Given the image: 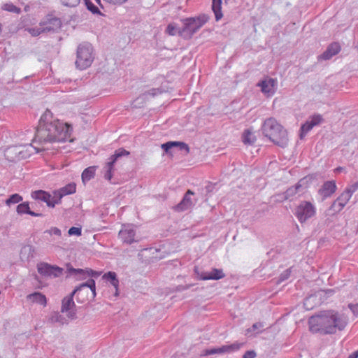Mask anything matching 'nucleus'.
Returning <instances> with one entry per match:
<instances>
[{
  "label": "nucleus",
  "mask_w": 358,
  "mask_h": 358,
  "mask_svg": "<svg viewBox=\"0 0 358 358\" xmlns=\"http://www.w3.org/2000/svg\"><path fill=\"white\" fill-rule=\"evenodd\" d=\"M52 113L46 110L41 117L34 141L41 145L47 143L64 142L71 136L72 128L58 120H52Z\"/></svg>",
  "instance_id": "obj_1"
},
{
  "label": "nucleus",
  "mask_w": 358,
  "mask_h": 358,
  "mask_svg": "<svg viewBox=\"0 0 358 358\" xmlns=\"http://www.w3.org/2000/svg\"><path fill=\"white\" fill-rule=\"evenodd\" d=\"M348 323V316L336 310H329L312 316L308 320L309 329L312 333L323 335L334 334L343 331Z\"/></svg>",
  "instance_id": "obj_2"
},
{
  "label": "nucleus",
  "mask_w": 358,
  "mask_h": 358,
  "mask_svg": "<svg viewBox=\"0 0 358 358\" xmlns=\"http://www.w3.org/2000/svg\"><path fill=\"white\" fill-rule=\"evenodd\" d=\"M263 134L274 144L285 148L288 144L287 131L273 117L266 119L262 127Z\"/></svg>",
  "instance_id": "obj_3"
},
{
  "label": "nucleus",
  "mask_w": 358,
  "mask_h": 358,
  "mask_svg": "<svg viewBox=\"0 0 358 358\" xmlns=\"http://www.w3.org/2000/svg\"><path fill=\"white\" fill-rule=\"evenodd\" d=\"M90 289L91 298L94 299L96 296V285L95 281L90 278L87 282H83L80 286L76 287V289L68 296L64 297L62 301L61 312L66 313L69 319L73 320L76 316V304L73 301V296L76 294H80L85 290L87 291Z\"/></svg>",
  "instance_id": "obj_4"
},
{
  "label": "nucleus",
  "mask_w": 358,
  "mask_h": 358,
  "mask_svg": "<svg viewBox=\"0 0 358 358\" xmlns=\"http://www.w3.org/2000/svg\"><path fill=\"white\" fill-rule=\"evenodd\" d=\"M93 47L89 43L80 44L77 48L76 66L80 70H84L91 66L94 55Z\"/></svg>",
  "instance_id": "obj_5"
},
{
  "label": "nucleus",
  "mask_w": 358,
  "mask_h": 358,
  "mask_svg": "<svg viewBox=\"0 0 358 358\" xmlns=\"http://www.w3.org/2000/svg\"><path fill=\"white\" fill-rule=\"evenodd\" d=\"M208 20V17L206 15L182 20L183 27L180 31V36L184 38H191Z\"/></svg>",
  "instance_id": "obj_6"
},
{
  "label": "nucleus",
  "mask_w": 358,
  "mask_h": 358,
  "mask_svg": "<svg viewBox=\"0 0 358 358\" xmlns=\"http://www.w3.org/2000/svg\"><path fill=\"white\" fill-rule=\"evenodd\" d=\"M316 214V208L311 202L302 201L296 207L294 215L300 223H304Z\"/></svg>",
  "instance_id": "obj_7"
},
{
  "label": "nucleus",
  "mask_w": 358,
  "mask_h": 358,
  "mask_svg": "<svg viewBox=\"0 0 358 358\" xmlns=\"http://www.w3.org/2000/svg\"><path fill=\"white\" fill-rule=\"evenodd\" d=\"M129 152L126 150L124 148H119L115 151V153L110 156L108 159V161L106 164L104 166L105 173L104 178L108 180H110L112 178V170L113 169L114 164L117 161V159L123 156H128L129 155Z\"/></svg>",
  "instance_id": "obj_8"
},
{
  "label": "nucleus",
  "mask_w": 358,
  "mask_h": 358,
  "mask_svg": "<svg viewBox=\"0 0 358 358\" xmlns=\"http://www.w3.org/2000/svg\"><path fill=\"white\" fill-rule=\"evenodd\" d=\"M118 235L121 241L128 245L138 241L136 237V230L132 224L122 225Z\"/></svg>",
  "instance_id": "obj_9"
},
{
  "label": "nucleus",
  "mask_w": 358,
  "mask_h": 358,
  "mask_svg": "<svg viewBox=\"0 0 358 358\" xmlns=\"http://www.w3.org/2000/svg\"><path fill=\"white\" fill-rule=\"evenodd\" d=\"M241 345L242 344L235 343L231 345H222L220 348L206 349L202 352L201 355L209 356L215 354L231 353L238 350Z\"/></svg>",
  "instance_id": "obj_10"
},
{
  "label": "nucleus",
  "mask_w": 358,
  "mask_h": 358,
  "mask_svg": "<svg viewBox=\"0 0 358 358\" xmlns=\"http://www.w3.org/2000/svg\"><path fill=\"white\" fill-rule=\"evenodd\" d=\"M38 272L43 276L58 277L63 269L57 266H52L48 263H40L37 266Z\"/></svg>",
  "instance_id": "obj_11"
},
{
  "label": "nucleus",
  "mask_w": 358,
  "mask_h": 358,
  "mask_svg": "<svg viewBox=\"0 0 358 358\" xmlns=\"http://www.w3.org/2000/svg\"><path fill=\"white\" fill-rule=\"evenodd\" d=\"M194 272L196 273L199 278L203 280H220L225 276L222 269L218 268H213L210 272H199V268L195 267Z\"/></svg>",
  "instance_id": "obj_12"
},
{
  "label": "nucleus",
  "mask_w": 358,
  "mask_h": 358,
  "mask_svg": "<svg viewBox=\"0 0 358 358\" xmlns=\"http://www.w3.org/2000/svg\"><path fill=\"white\" fill-rule=\"evenodd\" d=\"M61 20L55 17L48 16L40 22V26L44 29L45 33L55 31L61 27Z\"/></svg>",
  "instance_id": "obj_13"
},
{
  "label": "nucleus",
  "mask_w": 358,
  "mask_h": 358,
  "mask_svg": "<svg viewBox=\"0 0 358 358\" xmlns=\"http://www.w3.org/2000/svg\"><path fill=\"white\" fill-rule=\"evenodd\" d=\"M352 195L347 192L345 190L335 200L329 210L334 213H339L345 206L347 203L349 201Z\"/></svg>",
  "instance_id": "obj_14"
},
{
  "label": "nucleus",
  "mask_w": 358,
  "mask_h": 358,
  "mask_svg": "<svg viewBox=\"0 0 358 358\" xmlns=\"http://www.w3.org/2000/svg\"><path fill=\"white\" fill-rule=\"evenodd\" d=\"M322 120L320 115H315L308 120L301 127L300 138L302 139L315 126H317L321 123Z\"/></svg>",
  "instance_id": "obj_15"
},
{
  "label": "nucleus",
  "mask_w": 358,
  "mask_h": 358,
  "mask_svg": "<svg viewBox=\"0 0 358 358\" xmlns=\"http://www.w3.org/2000/svg\"><path fill=\"white\" fill-rule=\"evenodd\" d=\"M276 80L273 78L266 79L258 84L261 87L262 92L267 96H273L276 90Z\"/></svg>",
  "instance_id": "obj_16"
},
{
  "label": "nucleus",
  "mask_w": 358,
  "mask_h": 358,
  "mask_svg": "<svg viewBox=\"0 0 358 358\" xmlns=\"http://www.w3.org/2000/svg\"><path fill=\"white\" fill-rule=\"evenodd\" d=\"M337 187L334 180H329L324 182L318 193L322 197V200L331 196L336 191Z\"/></svg>",
  "instance_id": "obj_17"
},
{
  "label": "nucleus",
  "mask_w": 358,
  "mask_h": 358,
  "mask_svg": "<svg viewBox=\"0 0 358 358\" xmlns=\"http://www.w3.org/2000/svg\"><path fill=\"white\" fill-rule=\"evenodd\" d=\"M162 91L159 88H152L141 94L138 97H137L134 101V105L136 107H141L150 96L154 97L157 94H162Z\"/></svg>",
  "instance_id": "obj_18"
},
{
  "label": "nucleus",
  "mask_w": 358,
  "mask_h": 358,
  "mask_svg": "<svg viewBox=\"0 0 358 358\" xmlns=\"http://www.w3.org/2000/svg\"><path fill=\"white\" fill-rule=\"evenodd\" d=\"M194 194V192L188 189L185 194L182 201L175 206V209L177 211H184L189 209L194 205V202L192 200L191 196Z\"/></svg>",
  "instance_id": "obj_19"
},
{
  "label": "nucleus",
  "mask_w": 358,
  "mask_h": 358,
  "mask_svg": "<svg viewBox=\"0 0 358 358\" xmlns=\"http://www.w3.org/2000/svg\"><path fill=\"white\" fill-rule=\"evenodd\" d=\"M31 196L36 201H41L46 203L48 207L54 208V203H51V195L45 191H34L31 192Z\"/></svg>",
  "instance_id": "obj_20"
},
{
  "label": "nucleus",
  "mask_w": 358,
  "mask_h": 358,
  "mask_svg": "<svg viewBox=\"0 0 358 358\" xmlns=\"http://www.w3.org/2000/svg\"><path fill=\"white\" fill-rule=\"evenodd\" d=\"M341 50V46L338 43H332L327 49L318 57V59L328 60L337 55Z\"/></svg>",
  "instance_id": "obj_21"
},
{
  "label": "nucleus",
  "mask_w": 358,
  "mask_h": 358,
  "mask_svg": "<svg viewBox=\"0 0 358 358\" xmlns=\"http://www.w3.org/2000/svg\"><path fill=\"white\" fill-rule=\"evenodd\" d=\"M70 275L75 276H80L81 278H85L86 276L98 277L99 273L92 269L84 270L81 268H69L68 269Z\"/></svg>",
  "instance_id": "obj_22"
},
{
  "label": "nucleus",
  "mask_w": 358,
  "mask_h": 358,
  "mask_svg": "<svg viewBox=\"0 0 358 358\" xmlns=\"http://www.w3.org/2000/svg\"><path fill=\"white\" fill-rule=\"evenodd\" d=\"M16 211L19 215L28 214L34 217H42V213H36L30 210L29 202H23L17 205Z\"/></svg>",
  "instance_id": "obj_23"
},
{
  "label": "nucleus",
  "mask_w": 358,
  "mask_h": 358,
  "mask_svg": "<svg viewBox=\"0 0 358 358\" xmlns=\"http://www.w3.org/2000/svg\"><path fill=\"white\" fill-rule=\"evenodd\" d=\"M174 147H178L180 150H185L187 152H189L188 145L182 142L169 141L162 145V148L166 152H169Z\"/></svg>",
  "instance_id": "obj_24"
},
{
  "label": "nucleus",
  "mask_w": 358,
  "mask_h": 358,
  "mask_svg": "<svg viewBox=\"0 0 358 358\" xmlns=\"http://www.w3.org/2000/svg\"><path fill=\"white\" fill-rule=\"evenodd\" d=\"M103 278L110 282L115 289V295L118 296L119 280L117 278V274L113 271H109L103 275Z\"/></svg>",
  "instance_id": "obj_25"
},
{
  "label": "nucleus",
  "mask_w": 358,
  "mask_h": 358,
  "mask_svg": "<svg viewBox=\"0 0 358 358\" xmlns=\"http://www.w3.org/2000/svg\"><path fill=\"white\" fill-rule=\"evenodd\" d=\"M27 299L33 303H36L43 306L47 304V299L44 294L41 292H34L27 296Z\"/></svg>",
  "instance_id": "obj_26"
},
{
  "label": "nucleus",
  "mask_w": 358,
  "mask_h": 358,
  "mask_svg": "<svg viewBox=\"0 0 358 358\" xmlns=\"http://www.w3.org/2000/svg\"><path fill=\"white\" fill-rule=\"evenodd\" d=\"M34 249L31 245H27L22 248L20 253V259L22 261H29L33 257Z\"/></svg>",
  "instance_id": "obj_27"
},
{
  "label": "nucleus",
  "mask_w": 358,
  "mask_h": 358,
  "mask_svg": "<svg viewBox=\"0 0 358 358\" xmlns=\"http://www.w3.org/2000/svg\"><path fill=\"white\" fill-rule=\"evenodd\" d=\"M222 0L212 1V10L215 14L216 21H219L223 16L222 13Z\"/></svg>",
  "instance_id": "obj_28"
},
{
  "label": "nucleus",
  "mask_w": 358,
  "mask_h": 358,
  "mask_svg": "<svg viewBox=\"0 0 358 358\" xmlns=\"http://www.w3.org/2000/svg\"><path fill=\"white\" fill-rule=\"evenodd\" d=\"M301 187V185L299 183L294 186L290 187L284 192V199L286 200L292 199V198L296 194L299 189Z\"/></svg>",
  "instance_id": "obj_29"
},
{
  "label": "nucleus",
  "mask_w": 358,
  "mask_h": 358,
  "mask_svg": "<svg viewBox=\"0 0 358 358\" xmlns=\"http://www.w3.org/2000/svg\"><path fill=\"white\" fill-rule=\"evenodd\" d=\"M95 175V169L93 166L85 169L82 173V180L83 182H86L94 178Z\"/></svg>",
  "instance_id": "obj_30"
},
{
  "label": "nucleus",
  "mask_w": 358,
  "mask_h": 358,
  "mask_svg": "<svg viewBox=\"0 0 358 358\" xmlns=\"http://www.w3.org/2000/svg\"><path fill=\"white\" fill-rule=\"evenodd\" d=\"M242 139L245 144L252 145L255 142L256 137L249 129H246L243 134Z\"/></svg>",
  "instance_id": "obj_31"
},
{
  "label": "nucleus",
  "mask_w": 358,
  "mask_h": 358,
  "mask_svg": "<svg viewBox=\"0 0 358 358\" xmlns=\"http://www.w3.org/2000/svg\"><path fill=\"white\" fill-rule=\"evenodd\" d=\"M50 320L52 323H59L60 324H64L68 322L67 320L58 312L53 313L50 317Z\"/></svg>",
  "instance_id": "obj_32"
},
{
  "label": "nucleus",
  "mask_w": 358,
  "mask_h": 358,
  "mask_svg": "<svg viewBox=\"0 0 358 358\" xmlns=\"http://www.w3.org/2000/svg\"><path fill=\"white\" fill-rule=\"evenodd\" d=\"M59 189L60 190V192L63 194L64 196H66L72 194L76 192V185L74 182H71Z\"/></svg>",
  "instance_id": "obj_33"
},
{
  "label": "nucleus",
  "mask_w": 358,
  "mask_h": 358,
  "mask_svg": "<svg viewBox=\"0 0 358 358\" xmlns=\"http://www.w3.org/2000/svg\"><path fill=\"white\" fill-rule=\"evenodd\" d=\"M23 199L22 196L19 194H13L10 195L8 199L6 201V204L7 206H10L12 204L18 203L22 201Z\"/></svg>",
  "instance_id": "obj_34"
},
{
  "label": "nucleus",
  "mask_w": 358,
  "mask_h": 358,
  "mask_svg": "<svg viewBox=\"0 0 358 358\" xmlns=\"http://www.w3.org/2000/svg\"><path fill=\"white\" fill-rule=\"evenodd\" d=\"M181 29L177 27L175 23H170L166 29V33L170 36H175L177 34L180 35Z\"/></svg>",
  "instance_id": "obj_35"
},
{
  "label": "nucleus",
  "mask_w": 358,
  "mask_h": 358,
  "mask_svg": "<svg viewBox=\"0 0 358 358\" xmlns=\"http://www.w3.org/2000/svg\"><path fill=\"white\" fill-rule=\"evenodd\" d=\"M2 9L8 12L19 14L21 12V9L12 3H7L2 6Z\"/></svg>",
  "instance_id": "obj_36"
},
{
  "label": "nucleus",
  "mask_w": 358,
  "mask_h": 358,
  "mask_svg": "<svg viewBox=\"0 0 358 358\" xmlns=\"http://www.w3.org/2000/svg\"><path fill=\"white\" fill-rule=\"evenodd\" d=\"M64 196L62 192H60V190H56L53 192V196H51V203H54V207L56 204H59L61 202V199Z\"/></svg>",
  "instance_id": "obj_37"
},
{
  "label": "nucleus",
  "mask_w": 358,
  "mask_h": 358,
  "mask_svg": "<svg viewBox=\"0 0 358 358\" xmlns=\"http://www.w3.org/2000/svg\"><path fill=\"white\" fill-rule=\"evenodd\" d=\"M27 31L33 36H37L42 33H45L44 29H42V27L40 25L36 27L29 28Z\"/></svg>",
  "instance_id": "obj_38"
},
{
  "label": "nucleus",
  "mask_w": 358,
  "mask_h": 358,
  "mask_svg": "<svg viewBox=\"0 0 358 358\" xmlns=\"http://www.w3.org/2000/svg\"><path fill=\"white\" fill-rule=\"evenodd\" d=\"M87 8L94 14L100 13V10L90 0H84Z\"/></svg>",
  "instance_id": "obj_39"
},
{
  "label": "nucleus",
  "mask_w": 358,
  "mask_h": 358,
  "mask_svg": "<svg viewBox=\"0 0 358 358\" xmlns=\"http://www.w3.org/2000/svg\"><path fill=\"white\" fill-rule=\"evenodd\" d=\"M80 1V0H61L62 3L67 7H76Z\"/></svg>",
  "instance_id": "obj_40"
},
{
  "label": "nucleus",
  "mask_w": 358,
  "mask_h": 358,
  "mask_svg": "<svg viewBox=\"0 0 358 358\" xmlns=\"http://www.w3.org/2000/svg\"><path fill=\"white\" fill-rule=\"evenodd\" d=\"M290 275H291L290 268L286 269L280 275L278 282H283V281L287 280L290 277Z\"/></svg>",
  "instance_id": "obj_41"
},
{
  "label": "nucleus",
  "mask_w": 358,
  "mask_h": 358,
  "mask_svg": "<svg viewBox=\"0 0 358 358\" xmlns=\"http://www.w3.org/2000/svg\"><path fill=\"white\" fill-rule=\"evenodd\" d=\"M68 234L69 236H80L82 229L81 227H72L69 229Z\"/></svg>",
  "instance_id": "obj_42"
},
{
  "label": "nucleus",
  "mask_w": 358,
  "mask_h": 358,
  "mask_svg": "<svg viewBox=\"0 0 358 358\" xmlns=\"http://www.w3.org/2000/svg\"><path fill=\"white\" fill-rule=\"evenodd\" d=\"M263 327H264L263 323H262V322L255 323L250 328L247 329L246 334L248 335L250 332L255 331H256L259 329L263 328Z\"/></svg>",
  "instance_id": "obj_43"
},
{
  "label": "nucleus",
  "mask_w": 358,
  "mask_h": 358,
  "mask_svg": "<svg viewBox=\"0 0 358 358\" xmlns=\"http://www.w3.org/2000/svg\"><path fill=\"white\" fill-rule=\"evenodd\" d=\"M45 233H48L50 235H55L59 237L62 236V231L57 227H51L50 229L47 230Z\"/></svg>",
  "instance_id": "obj_44"
},
{
  "label": "nucleus",
  "mask_w": 358,
  "mask_h": 358,
  "mask_svg": "<svg viewBox=\"0 0 358 358\" xmlns=\"http://www.w3.org/2000/svg\"><path fill=\"white\" fill-rule=\"evenodd\" d=\"M358 189V181L348 187L345 190L352 196L353 193Z\"/></svg>",
  "instance_id": "obj_45"
},
{
  "label": "nucleus",
  "mask_w": 358,
  "mask_h": 358,
  "mask_svg": "<svg viewBox=\"0 0 358 358\" xmlns=\"http://www.w3.org/2000/svg\"><path fill=\"white\" fill-rule=\"evenodd\" d=\"M348 307L352 312L353 315L355 317H358V303H355V304L350 303L348 305Z\"/></svg>",
  "instance_id": "obj_46"
},
{
  "label": "nucleus",
  "mask_w": 358,
  "mask_h": 358,
  "mask_svg": "<svg viewBox=\"0 0 358 358\" xmlns=\"http://www.w3.org/2000/svg\"><path fill=\"white\" fill-rule=\"evenodd\" d=\"M215 188V185L211 182H208L207 185L205 187V190L206 192V196L210 193H212Z\"/></svg>",
  "instance_id": "obj_47"
},
{
  "label": "nucleus",
  "mask_w": 358,
  "mask_h": 358,
  "mask_svg": "<svg viewBox=\"0 0 358 358\" xmlns=\"http://www.w3.org/2000/svg\"><path fill=\"white\" fill-rule=\"evenodd\" d=\"M256 353L253 350L247 351L243 356V358H255Z\"/></svg>",
  "instance_id": "obj_48"
},
{
  "label": "nucleus",
  "mask_w": 358,
  "mask_h": 358,
  "mask_svg": "<svg viewBox=\"0 0 358 358\" xmlns=\"http://www.w3.org/2000/svg\"><path fill=\"white\" fill-rule=\"evenodd\" d=\"M105 1L110 3H112V4L121 5V4H123L124 3H125L127 0H105Z\"/></svg>",
  "instance_id": "obj_49"
},
{
  "label": "nucleus",
  "mask_w": 358,
  "mask_h": 358,
  "mask_svg": "<svg viewBox=\"0 0 358 358\" xmlns=\"http://www.w3.org/2000/svg\"><path fill=\"white\" fill-rule=\"evenodd\" d=\"M352 356H354L355 358H358V350L355 352H354L352 354Z\"/></svg>",
  "instance_id": "obj_50"
},
{
  "label": "nucleus",
  "mask_w": 358,
  "mask_h": 358,
  "mask_svg": "<svg viewBox=\"0 0 358 358\" xmlns=\"http://www.w3.org/2000/svg\"><path fill=\"white\" fill-rule=\"evenodd\" d=\"M343 169L342 167H338L335 169V172L338 173L341 172Z\"/></svg>",
  "instance_id": "obj_51"
},
{
  "label": "nucleus",
  "mask_w": 358,
  "mask_h": 358,
  "mask_svg": "<svg viewBox=\"0 0 358 358\" xmlns=\"http://www.w3.org/2000/svg\"><path fill=\"white\" fill-rule=\"evenodd\" d=\"M348 358H355L351 354Z\"/></svg>",
  "instance_id": "obj_52"
},
{
  "label": "nucleus",
  "mask_w": 358,
  "mask_h": 358,
  "mask_svg": "<svg viewBox=\"0 0 358 358\" xmlns=\"http://www.w3.org/2000/svg\"><path fill=\"white\" fill-rule=\"evenodd\" d=\"M308 300H309V299H306V301H305V303H304V304H305V305H306V303H307V301H308Z\"/></svg>",
  "instance_id": "obj_53"
},
{
  "label": "nucleus",
  "mask_w": 358,
  "mask_h": 358,
  "mask_svg": "<svg viewBox=\"0 0 358 358\" xmlns=\"http://www.w3.org/2000/svg\"><path fill=\"white\" fill-rule=\"evenodd\" d=\"M98 3L100 4V0H95Z\"/></svg>",
  "instance_id": "obj_54"
},
{
  "label": "nucleus",
  "mask_w": 358,
  "mask_h": 358,
  "mask_svg": "<svg viewBox=\"0 0 358 358\" xmlns=\"http://www.w3.org/2000/svg\"><path fill=\"white\" fill-rule=\"evenodd\" d=\"M1 33V24H0V34Z\"/></svg>",
  "instance_id": "obj_55"
},
{
  "label": "nucleus",
  "mask_w": 358,
  "mask_h": 358,
  "mask_svg": "<svg viewBox=\"0 0 358 358\" xmlns=\"http://www.w3.org/2000/svg\"><path fill=\"white\" fill-rule=\"evenodd\" d=\"M227 0H225V1H227Z\"/></svg>",
  "instance_id": "obj_56"
}]
</instances>
